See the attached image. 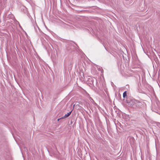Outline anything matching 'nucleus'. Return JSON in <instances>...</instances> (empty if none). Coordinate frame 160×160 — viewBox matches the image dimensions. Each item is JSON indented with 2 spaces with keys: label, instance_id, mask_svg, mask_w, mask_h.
<instances>
[{
  "label": "nucleus",
  "instance_id": "nucleus-1",
  "mask_svg": "<svg viewBox=\"0 0 160 160\" xmlns=\"http://www.w3.org/2000/svg\"><path fill=\"white\" fill-rule=\"evenodd\" d=\"M72 111L69 112L67 114H66L63 117H62L61 118H65L68 117L71 114Z\"/></svg>",
  "mask_w": 160,
  "mask_h": 160
},
{
  "label": "nucleus",
  "instance_id": "nucleus-2",
  "mask_svg": "<svg viewBox=\"0 0 160 160\" xmlns=\"http://www.w3.org/2000/svg\"><path fill=\"white\" fill-rule=\"evenodd\" d=\"M123 97L125 98V97L127 96V92L125 91L124 92L123 94Z\"/></svg>",
  "mask_w": 160,
  "mask_h": 160
},
{
  "label": "nucleus",
  "instance_id": "nucleus-3",
  "mask_svg": "<svg viewBox=\"0 0 160 160\" xmlns=\"http://www.w3.org/2000/svg\"><path fill=\"white\" fill-rule=\"evenodd\" d=\"M132 101H134L135 102V104L140 103V102L136 100L135 99L134 100H133Z\"/></svg>",
  "mask_w": 160,
  "mask_h": 160
},
{
  "label": "nucleus",
  "instance_id": "nucleus-4",
  "mask_svg": "<svg viewBox=\"0 0 160 160\" xmlns=\"http://www.w3.org/2000/svg\"><path fill=\"white\" fill-rule=\"evenodd\" d=\"M60 119H61V118H59V119H58V121H59V120Z\"/></svg>",
  "mask_w": 160,
  "mask_h": 160
}]
</instances>
